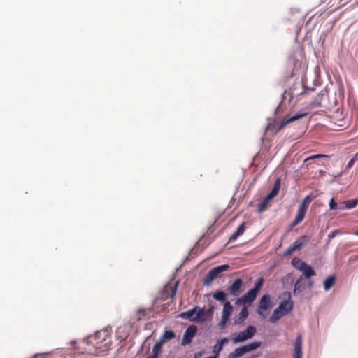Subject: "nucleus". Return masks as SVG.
Instances as JSON below:
<instances>
[{"label": "nucleus", "instance_id": "obj_38", "mask_svg": "<svg viewBox=\"0 0 358 358\" xmlns=\"http://www.w3.org/2000/svg\"><path fill=\"white\" fill-rule=\"evenodd\" d=\"M138 311V313L143 314V315H145V310L144 308H139Z\"/></svg>", "mask_w": 358, "mask_h": 358}, {"label": "nucleus", "instance_id": "obj_2", "mask_svg": "<svg viewBox=\"0 0 358 358\" xmlns=\"http://www.w3.org/2000/svg\"><path fill=\"white\" fill-rule=\"evenodd\" d=\"M306 115V113H297L288 118H285L281 122H273L268 124L265 132L274 135L282 129L287 124L292 123Z\"/></svg>", "mask_w": 358, "mask_h": 358}, {"label": "nucleus", "instance_id": "obj_11", "mask_svg": "<svg viewBox=\"0 0 358 358\" xmlns=\"http://www.w3.org/2000/svg\"><path fill=\"white\" fill-rule=\"evenodd\" d=\"M197 331V327L195 325H191L185 330L183 338L182 340L181 344L182 345H186L190 343L196 335Z\"/></svg>", "mask_w": 358, "mask_h": 358}, {"label": "nucleus", "instance_id": "obj_4", "mask_svg": "<svg viewBox=\"0 0 358 358\" xmlns=\"http://www.w3.org/2000/svg\"><path fill=\"white\" fill-rule=\"evenodd\" d=\"M261 345V342L259 341H255L252 343H250L249 344H247L245 345L237 348L235 349L233 352L229 353V358H238L245 353L250 352L252 350H254L257 348H258Z\"/></svg>", "mask_w": 358, "mask_h": 358}, {"label": "nucleus", "instance_id": "obj_32", "mask_svg": "<svg viewBox=\"0 0 358 358\" xmlns=\"http://www.w3.org/2000/svg\"><path fill=\"white\" fill-rule=\"evenodd\" d=\"M263 283H264V278H259L257 282H255V285L254 287V288L252 289V291H255V292H256L257 294H258V292L260 290V289L262 288V285H263Z\"/></svg>", "mask_w": 358, "mask_h": 358}, {"label": "nucleus", "instance_id": "obj_17", "mask_svg": "<svg viewBox=\"0 0 358 358\" xmlns=\"http://www.w3.org/2000/svg\"><path fill=\"white\" fill-rule=\"evenodd\" d=\"M196 306L191 310L182 312L180 314V317L188 320L192 322H196Z\"/></svg>", "mask_w": 358, "mask_h": 358}, {"label": "nucleus", "instance_id": "obj_18", "mask_svg": "<svg viewBox=\"0 0 358 358\" xmlns=\"http://www.w3.org/2000/svg\"><path fill=\"white\" fill-rule=\"evenodd\" d=\"M228 342L229 339L227 338H224L218 341L217 343L213 346V353L215 354L213 357L218 358L220 352L222 350L223 345Z\"/></svg>", "mask_w": 358, "mask_h": 358}, {"label": "nucleus", "instance_id": "obj_30", "mask_svg": "<svg viewBox=\"0 0 358 358\" xmlns=\"http://www.w3.org/2000/svg\"><path fill=\"white\" fill-rule=\"evenodd\" d=\"M178 282H176L173 286H166L164 287V289L166 292H171V294H170V298L173 299L176 294V291H177V287H178Z\"/></svg>", "mask_w": 358, "mask_h": 358}, {"label": "nucleus", "instance_id": "obj_22", "mask_svg": "<svg viewBox=\"0 0 358 358\" xmlns=\"http://www.w3.org/2000/svg\"><path fill=\"white\" fill-rule=\"evenodd\" d=\"M272 199L268 198L267 195L258 205V211L263 212L268 208L271 205V201Z\"/></svg>", "mask_w": 358, "mask_h": 358}, {"label": "nucleus", "instance_id": "obj_9", "mask_svg": "<svg viewBox=\"0 0 358 358\" xmlns=\"http://www.w3.org/2000/svg\"><path fill=\"white\" fill-rule=\"evenodd\" d=\"M229 268L228 264H223L212 268L207 274L204 280V285H209L218 275L219 273L226 271Z\"/></svg>", "mask_w": 358, "mask_h": 358}, {"label": "nucleus", "instance_id": "obj_40", "mask_svg": "<svg viewBox=\"0 0 358 358\" xmlns=\"http://www.w3.org/2000/svg\"><path fill=\"white\" fill-rule=\"evenodd\" d=\"M313 285V282L312 280H310L309 282H308L309 287H312Z\"/></svg>", "mask_w": 358, "mask_h": 358}, {"label": "nucleus", "instance_id": "obj_14", "mask_svg": "<svg viewBox=\"0 0 358 358\" xmlns=\"http://www.w3.org/2000/svg\"><path fill=\"white\" fill-rule=\"evenodd\" d=\"M271 307V297L269 295L264 294L262 296L259 301V304L257 310V313L263 318L265 317L262 310H267Z\"/></svg>", "mask_w": 358, "mask_h": 358}, {"label": "nucleus", "instance_id": "obj_23", "mask_svg": "<svg viewBox=\"0 0 358 358\" xmlns=\"http://www.w3.org/2000/svg\"><path fill=\"white\" fill-rule=\"evenodd\" d=\"M336 277L334 275H330L327 277L324 282V289L325 291H329L336 282Z\"/></svg>", "mask_w": 358, "mask_h": 358}, {"label": "nucleus", "instance_id": "obj_35", "mask_svg": "<svg viewBox=\"0 0 358 358\" xmlns=\"http://www.w3.org/2000/svg\"><path fill=\"white\" fill-rule=\"evenodd\" d=\"M357 160V155L354 156L348 163L347 169H350Z\"/></svg>", "mask_w": 358, "mask_h": 358}, {"label": "nucleus", "instance_id": "obj_1", "mask_svg": "<svg viewBox=\"0 0 358 358\" xmlns=\"http://www.w3.org/2000/svg\"><path fill=\"white\" fill-rule=\"evenodd\" d=\"M88 339L96 349L100 350L101 352L108 351L110 348V340L107 330L97 331L94 335L89 336Z\"/></svg>", "mask_w": 358, "mask_h": 358}, {"label": "nucleus", "instance_id": "obj_27", "mask_svg": "<svg viewBox=\"0 0 358 358\" xmlns=\"http://www.w3.org/2000/svg\"><path fill=\"white\" fill-rule=\"evenodd\" d=\"M285 315L281 312V310H279V309L277 308L273 311L272 315L270 317V321L272 323L278 321L281 317L284 316Z\"/></svg>", "mask_w": 358, "mask_h": 358}, {"label": "nucleus", "instance_id": "obj_15", "mask_svg": "<svg viewBox=\"0 0 358 358\" xmlns=\"http://www.w3.org/2000/svg\"><path fill=\"white\" fill-rule=\"evenodd\" d=\"M302 336L299 334L296 336L294 344V358H302Z\"/></svg>", "mask_w": 358, "mask_h": 358}, {"label": "nucleus", "instance_id": "obj_6", "mask_svg": "<svg viewBox=\"0 0 358 358\" xmlns=\"http://www.w3.org/2000/svg\"><path fill=\"white\" fill-rule=\"evenodd\" d=\"M233 310V306L231 304L229 301H226L224 303L223 309L222 311V318L218 324L220 329H224L226 327L227 322L230 320V317L232 314Z\"/></svg>", "mask_w": 358, "mask_h": 358}, {"label": "nucleus", "instance_id": "obj_41", "mask_svg": "<svg viewBox=\"0 0 358 358\" xmlns=\"http://www.w3.org/2000/svg\"><path fill=\"white\" fill-rule=\"evenodd\" d=\"M355 234L358 236V230H357L355 232Z\"/></svg>", "mask_w": 358, "mask_h": 358}, {"label": "nucleus", "instance_id": "obj_10", "mask_svg": "<svg viewBox=\"0 0 358 358\" xmlns=\"http://www.w3.org/2000/svg\"><path fill=\"white\" fill-rule=\"evenodd\" d=\"M309 241V237L307 236H303L298 238L296 241L294 242V243L290 245L285 252V255H289L292 252L296 250H299L301 248L306 244Z\"/></svg>", "mask_w": 358, "mask_h": 358}, {"label": "nucleus", "instance_id": "obj_36", "mask_svg": "<svg viewBox=\"0 0 358 358\" xmlns=\"http://www.w3.org/2000/svg\"><path fill=\"white\" fill-rule=\"evenodd\" d=\"M303 90L302 92H301L299 94V95H303L304 94H306L308 91L310 92H312V91H314V88L313 87H306L304 85H303Z\"/></svg>", "mask_w": 358, "mask_h": 358}, {"label": "nucleus", "instance_id": "obj_21", "mask_svg": "<svg viewBox=\"0 0 358 358\" xmlns=\"http://www.w3.org/2000/svg\"><path fill=\"white\" fill-rule=\"evenodd\" d=\"M280 185H281V180H280V178H278L275 180V182L273 185V188H272L271 191L269 192V194H268V198L273 199L278 194V193L280 190Z\"/></svg>", "mask_w": 358, "mask_h": 358}, {"label": "nucleus", "instance_id": "obj_33", "mask_svg": "<svg viewBox=\"0 0 358 358\" xmlns=\"http://www.w3.org/2000/svg\"><path fill=\"white\" fill-rule=\"evenodd\" d=\"M176 336L175 333L173 331H166L164 334L163 337L161 340H171L174 338Z\"/></svg>", "mask_w": 358, "mask_h": 358}, {"label": "nucleus", "instance_id": "obj_5", "mask_svg": "<svg viewBox=\"0 0 358 358\" xmlns=\"http://www.w3.org/2000/svg\"><path fill=\"white\" fill-rule=\"evenodd\" d=\"M257 330L255 327L250 325L245 330L239 332L236 336L232 338L234 343H242L248 339L252 338L256 334Z\"/></svg>", "mask_w": 358, "mask_h": 358}, {"label": "nucleus", "instance_id": "obj_7", "mask_svg": "<svg viewBox=\"0 0 358 358\" xmlns=\"http://www.w3.org/2000/svg\"><path fill=\"white\" fill-rule=\"evenodd\" d=\"M283 300L280 303L278 308L285 315L289 314L293 309L294 303L291 299V294L289 292H285L282 294Z\"/></svg>", "mask_w": 358, "mask_h": 358}, {"label": "nucleus", "instance_id": "obj_39", "mask_svg": "<svg viewBox=\"0 0 358 358\" xmlns=\"http://www.w3.org/2000/svg\"><path fill=\"white\" fill-rule=\"evenodd\" d=\"M336 232H332L331 234H329V238H331L335 236Z\"/></svg>", "mask_w": 358, "mask_h": 358}, {"label": "nucleus", "instance_id": "obj_12", "mask_svg": "<svg viewBox=\"0 0 358 358\" xmlns=\"http://www.w3.org/2000/svg\"><path fill=\"white\" fill-rule=\"evenodd\" d=\"M257 294L250 289L246 294L243 295L241 297L238 298L236 301V305L252 303L257 298Z\"/></svg>", "mask_w": 358, "mask_h": 358}, {"label": "nucleus", "instance_id": "obj_31", "mask_svg": "<svg viewBox=\"0 0 358 358\" xmlns=\"http://www.w3.org/2000/svg\"><path fill=\"white\" fill-rule=\"evenodd\" d=\"M306 264L305 262L301 261L300 259L297 257H294L292 260V266L298 269L299 271L301 269V267L303 266V264Z\"/></svg>", "mask_w": 358, "mask_h": 358}, {"label": "nucleus", "instance_id": "obj_25", "mask_svg": "<svg viewBox=\"0 0 358 358\" xmlns=\"http://www.w3.org/2000/svg\"><path fill=\"white\" fill-rule=\"evenodd\" d=\"M213 296L215 299H216L218 301H220L224 303L226 302L227 294L223 291H217L213 294Z\"/></svg>", "mask_w": 358, "mask_h": 358}, {"label": "nucleus", "instance_id": "obj_3", "mask_svg": "<svg viewBox=\"0 0 358 358\" xmlns=\"http://www.w3.org/2000/svg\"><path fill=\"white\" fill-rule=\"evenodd\" d=\"M316 197L315 195H313V194L307 195L300 204L295 219L294 220L292 224H299L301 222L306 215V213L308 210V206L310 203V202Z\"/></svg>", "mask_w": 358, "mask_h": 358}, {"label": "nucleus", "instance_id": "obj_37", "mask_svg": "<svg viewBox=\"0 0 358 358\" xmlns=\"http://www.w3.org/2000/svg\"><path fill=\"white\" fill-rule=\"evenodd\" d=\"M343 6V3H341V1L339 2L338 4H337L334 8H333L331 10H330V13H332L336 10H338V8H340L341 7H342Z\"/></svg>", "mask_w": 358, "mask_h": 358}, {"label": "nucleus", "instance_id": "obj_16", "mask_svg": "<svg viewBox=\"0 0 358 358\" xmlns=\"http://www.w3.org/2000/svg\"><path fill=\"white\" fill-rule=\"evenodd\" d=\"M249 313L248 308L244 306L240 313L234 317V323L235 325L241 324L248 317Z\"/></svg>", "mask_w": 358, "mask_h": 358}, {"label": "nucleus", "instance_id": "obj_26", "mask_svg": "<svg viewBox=\"0 0 358 358\" xmlns=\"http://www.w3.org/2000/svg\"><path fill=\"white\" fill-rule=\"evenodd\" d=\"M330 210H344V205L341 203H336L335 199L332 198L329 203Z\"/></svg>", "mask_w": 358, "mask_h": 358}, {"label": "nucleus", "instance_id": "obj_24", "mask_svg": "<svg viewBox=\"0 0 358 358\" xmlns=\"http://www.w3.org/2000/svg\"><path fill=\"white\" fill-rule=\"evenodd\" d=\"M245 229V225H239V227L238 228L237 231L235 233H234L229 238L228 243H230V242H232V241L236 240V238L239 236L242 235L244 233Z\"/></svg>", "mask_w": 358, "mask_h": 358}, {"label": "nucleus", "instance_id": "obj_20", "mask_svg": "<svg viewBox=\"0 0 358 358\" xmlns=\"http://www.w3.org/2000/svg\"><path fill=\"white\" fill-rule=\"evenodd\" d=\"M164 343V340H161L155 343L152 348V354L147 358H157Z\"/></svg>", "mask_w": 358, "mask_h": 358}, {"label": "nucleus", "instance_id": "obj_8", "mask_svg": "<svg viewBox=\"0 0 358 358\" xmlns=\"http://www.w3.org/2000/svg\"><path fill=\"white\" fill-rule=\"evenodd\" d=\"M196 322H204L208 320H210L213 315L214 307L210 306L207 310L204 308H201L199 306H196Z\"/></svg>", "mask_w": 358, "mask_h": 358}, {"label": "nucleus", "instance_id": "obj_29", "mask_svg": "<svg viewBox=\"0 0 358 358\" xmlns=\"http://www.w3.org/2000/svg\"><path fill=\"white\" fill-rule=\"evenodd\" d=\"M303 277H300L294 283V294H296L297 292H301L303 288Z\"/></svg>", "mask_w": 358, "mask_h": 358}, {"label": "nucleus", "instance_id": "obj_13", "mask_svg": "<svg viewBox=\"0 0 358 358\" xmlns=\"http://www.w3.org/2000/svg\"><path fill=\"white\" fill-rule=\"evenodd\" d=\"M243 282L241 278L236 279L234 282L228 287L227 290L234 296H238L243 292Z\"/></svg>", "mask_w": 358, "mask_h": 358}, {"label": "nucleus", "instance_id": "obj_34", "mask_svg": "<svg viewBox=\"0 0 358 358\" xmlns=\"http://www.w3.org/2000/svg\"><path fill=\"white\" fill-rule=\"evenodd\" d=\"M321 157H328V156L326 155H322V154L314 155L307 158L306 159V161H309V160H311V159H316V158H321Z\"/></svg>", "mask_w": 358, "mask_h": 358}, {"label": "nucleus", "instance_id": "obj_28", "mask_svg": "<svg viewBox=\"0 0 358 358\" xmlns=\"http://www.w3.org/2000/svg\"><path fill=\"white\" fill-rule=\"evenodd\" d=\"M342 204L344 205V209L353 208L358 204V199H354L352 200L346 201L345 202H342Z\"/></svg>", "mask_w": 358, "mask_h": 358}, {"label": "nucleus", "instance_id": "obj_19", "mask_svg": "<svg viewBox=\"0 0 358 358\" xmlns=\"http://www.w3.org/2000/svg\"><path fill=\"white\" fill-rule=\"evenodd\" d=\"M303 265V266L301 267L299 271L303 272V274L306 278H310V277L315 275V271L310 265L307 264H304Z\"/></svg>", "mask_w": 358, "mask_h": 358}]
</instances>
